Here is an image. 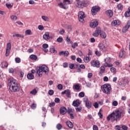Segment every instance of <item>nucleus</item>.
Returning <instances> with one entry per match:
<instances>
[{
	"instance_id": "nucleus-1",
	"label": "nucleus",
	"mask_w": 130,
	"mask_h": 130,
	"mask_svg": "<svg viewBox=\"0 0 130 130\" xmlns=\"http://www.w3.org/2000/svg\"><path fill=\"white\" fill-rule=\"evenodd\" d=\"M123 111L121 110H117L113 112L110 115H109L107 117V120L109 121V120H111L112 121H117V120H119L121 118L122 116H123Z\"/></svg>"
},
{
	"instance_id": "nucleus-2",
	"label": "nucleus",
	"mask_w": 130,
	"mask_h": 130,
	"mask_svg": "<svg viewBox=\"0 0 130 130\" xmlns=\"http://www.w3.org/2000/svg\"><path fill=\"white\" fill-rule=\"evenodd\" d=\"M8 86L9 87V90L13 93H16V92H19L20 91V86H19L17 80L14 78L9 79Z\"/></svg>"
},
{
	"instance_id": "nucleus-3",
	"label": "nucleus",
	"mask_w": 130,
	"mask_h": 130,
	"mask_svg": "<svg viewBox=\"0 0 130 130\" xmlns=\"http://www.w3.org/2000/svg\"><path fill=\"white\" fill-rule=\"evenodd\" d=\"M48 67L45 65H43L42 67H39V69L37 70V73L38 74L39 77H42L43 72L45 73L46 75H47L48 74Z\"/></svg>"
},
{
	"instance_id": "nucleus-4",
	"label": "nucleus",
	"mask_w": 130,
	"mask_h": 130,
	"mask_svg": "<svg viewBox=\"0 0 130 130\" xmlns=\"http://www.w3.org/2000/svg\"><path fill=\"white\" fill-rule=\"evenodd\" d=\"M101 89L103 93H105V94H107V95H109L111 90V86L109 84H106L102 85Z\"/></svg>"
},
{
	"instance_id": "nucleus-5",
	"label": "nucleus",
	"mask_w": 130,
	"mask_h": 130,
	"mask_svg": "<svg viewBox=\"0 0 130 130\" xmlns=\"http://www.w3.org/2000/svg\"><path fill=\"white\" fill-rule=\"evenodd\" d=\"M73 3V0H63V3H60L58 4V6L61 9H64V10H67L69 8L68 5H70Z\"/></svg>"
},
{
	"instance_id": "nucleus-6",
	"label": "nucleus",
	"mask_w": 130,
	"mask_h": 130,
	"mask_svg": "<svg viewBox=\"0 0 130 130\" xmlns=\"http://www.w3.org/2000/svg\"><path fill=\"white\" fill-rule=\"evenodd\" d=\"M100 7L98 6H95L92 7L91 11V14L92 16H95L97 15V13L100 11Z\"/></svg>"
},
{
	"instance_id": "nucleus-7",
	"label": "nucleus",
	"mask_w": 130,
	"mask_h": 130,
	"mask_svg": "<svg viewBox=\"0 0 130 130\" xmlns=\"http://www.w3.org/2000/svg\"><path fill=\"white\" fill-rule=\"evenodd\" d=\"M85 17L86 16H85V13L84 12L80 11L78 12V19L81 23H84V19H85Z\"/></svg>"
},
{
	"instance_id": "nucleus-8",
	"label": "nucleus",
	"mask_w": 130,
	"mask_h": 130,
	"mask_svg": "<svg viewBox=\"0 0 130 130\" xmlns=\"http://www.w3.org/2000/svg\"><path fill=\"white\" fill-rule=\"evenodd\" d=\"M111 61V60L110 59V58L109 57H107L105 59V63L104 64V66L106 67V68H111L112 67H113V64L110 63V62Z\"/></svg>"
},
{
	"instance_id": "nucleus-9",
	"label": "nucleus",
	"mask_w": 130,
	"mask_h": 130,
	"mask_svg": "<svg viewBox=\"0 0 130 130\" xmlns=\"http://www.w3.org/2000/svg\"><path fill=\"white\" fill-rule=\"evenodd\" d=\"M91 67H93L94 68H100V63L98 60H92L90 62Z\"/></svg>"
},
{
	"instance_id": "nucleus-10",
	"label": "nucleus",
	"mask_w": 130,
	"mask_h": 130,
	"mask_svg": "<svg viewBox=\"0 0 130 130\" xmlns=\"http://www.w3.org/2000/svg\"><path fill=\"white\" fill-rule=\"evenodd\" d=\"M11 48H12V45H11V43H8L7 44L6 56H9L10 51H11Z\"/></svg>"
},
{
	"instance_id": "nucleus-11",
	"label": "nucleus",
	"mask_w": 130,
	"mask_h": 130,
	"mask_svg": "<svg viewBox=\"0 0 130 130\" xmlns=\"http://www.w3.org/2000/svg\"><path fill=\"white\" fill-rule=\"evenodd\" d=\"M76 6L77 8H83L85 6V3H83L81 0H76Z\"/></svg>"
},
{
	"instance_id": "nucleus-12",
	"label": "nucleus",
	"mask_w": 130,
	"mask_h": 130,
	"mask_svg": "<svg viewBox=\"0 0 130 130\" xmlns=\"http://www.w3.org/2000/svg\"><path fill=\"white\" fill-rule=\"evenodd\" d=\"M101 32V28L99 27H97L95 29V31L93 33V36H94V37H98Z\"/></svg>"
},
{
	"instance_id": "nucleus-13",
	"label": "nucleus",
	"mask_w": 130,
	"mask_h": 130,
	"mask_svg": "<svg viewBox=\"0 0 130 130\" xmlns=\"http://www.w3.org/2000/svg\"><path fill=\"white\" fill-rule=\"evenodd\" d=\"M130 26V19L128 21L127 24L123 28V33H126Z\"/></svg>"
},
{
	"instance_id": "nucleus-14",
	"label": "nucleus",
	"mask_w": 130,
	"mask_h": 130,
	"mask_svg": "<svg viewBox=\"0 0 130 130\" xmlns=\"http://www.w3.org/2000/svg\"><path fill=\"white\" fill-rule=\"evenodd\" d=\"M81 103L80 102V100L77 99L75 101H74L73 102V105L74 107H78L79 105H80Z\"/></svg>"
},
{
	"instance_id": "nucleus-15",
	"label": "nucleus",
	"mask_w": 130,
	"mask_h": 130,
	"mask_svg": "<svg viewBox=\"0 0 130 130\" xmlns=\"http://www.w3.org/2000/svg\"><path fill=\"white\" fill-rule=\"evenodd\" d=\"M99 48L101 50V51H106V48H105L104 44L102 43H100L99 44Z\"/></svg>"
},
{
	"instance_id": "nucleus-16",
	"label": "nucleus",
	"mask_w": 130,
	"mask_h": 130,
	"mask_svg": "<svg viewBox=\"0 0 130 130\" xmlns=\"http://www.w3.org/2000/svg\"><path fill=\"white\" fill-rule=\"evenodd\" d=\"M60 113L61 114H66L67 113V108H66L64 107H61L60 108Z\"/></svg>"
},
{
	"instance_id": "nucleus-17",
	"label": "nucleus",
	"mask_w": 130,
	"mask_h": 130,
	"mask_svg": "<svg viewBox=\"0 0 130 130\" xmlns=\"http://www.w3.org/2000/svg\"><path fill=\"white\" fill-rule=\"evenodd\" d=\"M42 47L43 48V50L44 51V52H48V49H47V48H48V44H44L42 45Z\"/></svg>"
},
{
	"instance_id": "nucleus-18",
	"label": "nucleus",
	"mask_w": 130,
	"mask_h": 130,
	"mask_svg": "<svg viewBox=\"0 0 130 130\" xmlns=\"http://www.w3.org/2000/svg\"><path fill=\"white\" fill-rule=\"evenodd\" d=\"M90 26L91 28H95L98 26V21H95L90 23Z\"/></svg>"
},
{
	"instance_id": "nucleus-19",
	"label": "nucleus",
	"mask_w": 130,
	"mask_h": 130,
	"mask_svg": "<svg viewBox=\"0 0 130 130\" xmlns=\"http://www.w3.org/2000/svg\"><path fill=\"white\" fill-rule=\"evenodd\" d=\"M59 55H64V56H68L69 54H70V53L68 51H61L59 53Z\"/></svg>"
},
{
	"instance_id": "nucleus-20",
	"label": "nucleus",
	"mask_w": 130,
	"mask_h": 130,
	"mask_svg": "<svg viewBox=\"0 0 130 130\" xmlns=\"http://www.w3.org/2000/svg\"><path fill=\"white\" fill-rule=\"evenodd\" d=\"M43 38L45 40H49V32H46L45 34L43 36Z\"/></svg>"
},
{
	"instance_id": "nucleus-21",
	"label": "nucleus",
	"mask_w": 130,
	"mask_h": 130,
	"mask_svg": "<svg viewBox=\"0 0 130 130\" xmlns=\"http://www.w3.org/2000/svg\"><path fill=\"white\" fill-rule=\"evenodd\" d=\"M85 106L88 109H90V108H92V103L90 102V101L88 102H86V103H85Z\"/></svg>"
},
{
	"instance_id": "nucleus-22",
	"label": "nucleus",
	"mask_w": 130,
	"mask_h": 130,
	"mask_svg": "<svg viewBox=\"0 0 130 130\" xmlns=\"http://www.w3.org/2000/svg\"><path fill=\"white\" fill-rule=\"evenodd\" d=\"M112 26H118L119 25H120V21L118 20H113L112 22Z\"/></svg>"
},
{
	"instance_id": "nucleus-23",
	"label": "nucleus",
	"mask_w": 130,
	"mask_h": 130,
	"mask_svg": "<svg viewBox=\"0 0 130 130\" xmlns=\"http://www.w3.org/2000/svg\"><path fill=\"white\" fill-rule=\"evenodd\" d=\"M119 57H125V52L123 50H121L119 53Z\"/></svg>"
},
{
	"instance_id": "nucleus-24",
	"label": "nucleus",
	"mask_w": 130,
	"mask_h": 130,
	"mask_svg": "<svg viewBox=\"0 0 130 130\" xmlns=\"http://www.w3.org/2000/svg\"><path fill=\"white\" fill-rule=\"evenodd\" d=\"M100 36L102 38H103L104 39H105V38H106L107 35H106V33H105V32L103 31H101L100 33Z\"/></svg>"
},
{
	"instance_id": "nucleus-25",
	"label": "nucleus",
	"mask_w": 130,
	"mask_h": 130,
	"mask_svg": "<svg viewBox=\"0 0 130 130\" xmlns=\"http://www.w3.org/2000/svg\"><path fill=\"white\" fill-rule=\"evenodd\" d=\"M66 124L68 127H70V128H73V127H74V125L73 124V123L71 122V121H68L66 122Z\"/></svg>"
},
{
	"instance_id": "nucleus-26",
	"label": "nucleus",
	"mask_w": 130,
	"mask_h": 130,
	"mask_svg": "<svg viewBox=\"0 0 130 130\" xmlns=\"http://www.w3.org/2000/svg\"><path fill=\"white\" fill-rule=\"evenodd\" d=\"M8 66H9V64H8L7 62H2L1 64V67L2 68H8Z\"/></svg>"
},
{
	"instance_id": "nucleus-27",
	"label": "nucleus",
	"mask_w": 130,
	"mask_h": 130,
	"mask_svg": "<svg viewBox=\"0 0 130 130\" xmlns=\"http://www.w3.org/2000/svg\"><path fill=\"white\" fill-rule=\"evenodd\" d=\"M27 78L28 80H33L34 79V75L32 73L28 74L27 75Z\"/></svg>"
},
{
	"instance_id": "nucleus-28",
	"label": "nucleus",
	"mask_w": 130,
	"mask_h": 130,
	"mask_svg": "<svg viewBox=\"0 0 130 130\" xmlns=\"http://www.w3.org/2000/svg\"><path fill=\"white\" fill-rule=\"evenodd\" d=\"M67 112L69 114H70L71 113H75V110L71 108H68Z\"/></svg>"
},
{
	"instance_id": "nucleus-29",
	"label": "nucleus",
	"mask_w": 130,
	"mask_h": 130,
	"mask_svg": "<svg viewBox=\"0 0 130 130\" xmlns=\"http://www.w3.org/2000/svg\"><path fill=\"white\" fill-rule=\"evenodd\" d=\"M73 89H74V90H77V91H79V90H80V84H77L74 85L73 86Z\"/></svg>"
},
{
	"instance_id": "nucleus-30",
	"label": "nucleus",
	"mask_w": 130,
	"mask_h": 130,
	"mask_svg": "<svg viewBox=\"0 0 130 130\" xmlns=\"http://www.w3.org/2000/svg\"><path fill=\"white\" fill-rule=\"evenodd\" d=\"M13 37H19V38H24L23 36L17 33L13 34Z\"/></svg>"
},
{
	"instance_id": "nucleus-31",
	"label": "nucleus",
	"mask_w": 130,
	"mask_h": 130,
	"mask_svg": "<svg viewBox=\"0 0 130 130\" xmlns=\"http://www.w3.org/2000/svg\"><path fill=\"white\" fill-rule=\"evenodd\" d=\"M29 58H30V59H32V60H36L37 59V56L32 54L29 56Z\"/></svg>"
},
{
	"instance_id": "nucleus-32",
	"label": "nucleus",
	"mask_w": 130,
	"mask_h": 130,
	"mask_svg": "<svg viewBox=\"0 0 130 130\" xmlns=\"http://www.w3.org/2000/svg\"><path fill=\"white\" fill-rule=\"evenodd\" d=\"M106 12L109 14V16L110 17V18H111V17L113 16V12L112 11V10H109L106 11Z\"/></svg>"
},
{
	"instance_id": "nucleus-33",
	"label": "nucleus",
	"mask_w": 130,
	"mask_h": 130,
	"mask_svg": "<svg viewBox=\"0 0 130 130\" xmlns=\"http://www.w3.org/2000/svg\"><path fill=\"white\" fill-rule=\"evenodd\" d=\"M42 20H43V21H45V22H47V21H49V18H48V17L46 16H42Z\"/></svg>"
},
{
	"instance_id": "nucleus-34",
	"label": "nucleus",
	"mask_w": 130,
	"mask_h": 130,
	"mask_svg": "<svg viewBox=\"0 0 130 130\" xmlns=\"http://www.w3.org/2000/svg\"><path fill=\"white\" fill-rule=\"evenodd\" d=\"M105 72V67L104 66H102L100 68V74H103Z\"/></svg>"
},
{
	"instance_id": "nucleus-35",
	"label": "nucleus",
	"mask_w": 130,
	"mask_h": 130,
	"mask_svg": "<svg viewBox=\"0 0 130 130\" xmlns=\"http://www.w3.org/2000/svg\"><path fill=\"white\" fill-rule=\"evenodd\" d=\"M118 10H119L120 11H122V9H123V6H122V4H119L117 5Z\"/></svg>"
},
{
	"instance_id": "nucleus-36",
	"label": "nucleus",
	"mask_w": 130,
	"mask_h": 130,
	"mask_svg": "<svg viewBox=\"0 0 130 130\" xmlns=\"http://www.w3.org/2000/svg\"><path fill=\"white\" fill-rule=\"evenodd\" d=\"M66 94L67 97H71V90L69 89L66 90Z\"/></svg>"
},
{
	"instance_id": "nucleus-37",
	"label": "nucleus",
	"mask_w": 130,
	"mask_h": 130,
	"mask_svg": "<svg viewBox=\"0 0 130 130\" xmlns=\"http://www.w3.org/2000/svg\"><path fill=\"white\" fill-rule=\"evenodd\" d=\"M30 93L32 95H36V94H37V90H36V89H34L32 91H31Z\"/></svg>"
},
{
	"instance_id": "nucleus-38",
	"label": "nucleus",
	"mask_w": 130,
	"mask_h": 130,
	"mask_svg": "<svg viewBox=\"0 0 130 130\" xmlns=\"http://www.w3.org/2000/svg\"><path fill=\"white\" fill-rule=\"evenodd\" d=\"M91 58L90 57H86L84 59V62L88 63L89 61H90Z\"/></svg>"
},
{
	"instance_id": "nucleus-39",
	"label": "nucleus",
	"mask_w": 130,
	"mask_h": 130,
	"mask_svg": "<svg viewBox=\"0 0 130 130\" xmlns=\"http://www.w3.org/2000/svg\"><path fill=\"white\" fill-rule=\"evenodd\" d=\"M101 111H102V110L101 109L98 114L100 118H103V115L101 113Z\"/></svg>"
},
{
	"instance_id": "nucleus-40",
	"label": "nucleus",
	"mask_w": 130,
	"mask_h": 130,
	"mask_svg": "<svg viewBox=\"0 0 130 130\" xmlns=\"http://www.w3.org/2000/svg\"><path fill=\"white\" fill-rule=\"evenodd\" d=\"M125 17L128 18V17H130V12L128 10L124 13Z\"/></svg>"
},
{
	"instance_id": "nucleus-41",
	"label": "nucleus",
	"mask_w": 130,
	"mask_h": 130,
	"mask_svg": "<svg viewBox=\"0 0 130 130\" xmlns=\"http://www.w3.org/2000/svg\"><path fill=\"white\" fill-rule=\"evenodd\" d=\"M56 128L58 130L61 129L62 128V125L60 123H58L56 125Z\"/></svg>"
},
{
	"instance_id": "nucleus-42",
	"label": "nucleus",
	"mask_w": 130,
	"mask_h": 130,
	"mask_svg": "<svg viewBox=\"0 0 130 130\" xmlns=\"http://www.w3.org/2000/svg\"><path fill=\"white\" fill-rule=\"evenodd\" d=\"M15 60L16 63H20V62H21V58L19 57L15 58Z\"/></svg>"
},
{
	"instance_id": "nucleus-43",
	"label": "nucleus",
	"mask_w": 130,
	"mask_h": 130,
	"mask_svg": "<svg viewBox=\"0 0 130 130\" xmlns=\"http://www.w3.org/2000/svg\"><path fill=\"white\" fill-rule=\"evenodd\" d=\"M79 97H81V98H83V97H84L85 96V92H81L78 94Z\"/></svg>"
},
{
	"instance_id": "nucleus-44",
	"label": "nucleus",
	"mask_w": 130,
	"mask_h": 130,
	"mask_svg": "<svg viewBox=\"0 0 130 130\" xmlns=\"http://www.w3.org/2000/svg\"><path fill=\"white\" fill-rule=\"evenodd\" d=\"M11 20H13V21H16V20H17V16L16 15H12L11 17H10Z\"/></svg>"
},
{
	"instance_id": "nucleus-45",
	"label": "nucleus",
	"mask_w": 130,
	"mask_h": 130,
	"mask_svg": "<svg viewBox=\"0 0 130 130\" xmlns=\"http://www.w3.org/2000/svg\"><path fill=\"white\" fill-rule=\"evenodd\" d=\"M48 94L50 96H52V95H53V94H54V91H53V90L50 89L48 91Z\"/></svg>"
},
{
	"instance_id": "nucleus-46",
	"label": "nucleus",
	"mask_w": 130,
	"mask_h": 130,
	"mask_svg": "<svg viewBox=\"0 0 130 130\" xmlns=\"http://www.w3.org/2000/svg\"><path fill=\"white\" fill-rule=\"evenodd\" d=\"M31 109H36V107H37V104L34 103L31 105Z\"/></svg>"
},
{
	"instance_id": "nucleus-47",
	"label": "nucleus",
	"mask_w": 130,
	"mask_h": 130,
	"mask_svg": "<svg viewBox=\"0 0 130 130\" xmlns=\"http://www.w3.org/2000/svg\"><path fill=\"white\" fill-rule=\"evenodd\" d=\"M62 40H63V39L62 38L59 37L57 39L56 41L57 42L61 43L62 42Z\"/></svg>"
},
{
	"instance_id": "nucleus-48",
	"label": "nucleus",
	"mask_w": 130,
	"mask_h": 130,
	"mask_svg": "<svg viewBox=\"0 0 130 130\" xmlns=\"http://www.w3.org/2000/svg\"><path fill=\"white\" fill-rule=\"evenodd\" d=\"M113 106H117L118 105V102L116 101H114L112 102Z\"/></svg>"
},
{
	"instance_id": "nucleus-49",
	"label": "nucleus",
	"mask_w": 130,
	"mask_h": 130,
	"mask_svg": "<svg viewBox=\"0 0 130 130\" xmlns=\"http://www.w3.org/2000/svg\"><path fill=\"white\" fill-rule=\"evenodd\" d=\"M77 112H81V111H82V107H77L75 108Z\"/></svg>"
},
{
	"instance_id": "nucleus-50",
	"label": "nucleus",
	"mask_w": 130,
	"mask_h": 130,
	"mask_svg": "<svg viewBox=\"0 0 130 130\" xmlns=\"http://www.w3.org/2000/svg\"><path fill=\"white\" fill-rule=\"evenodd\" d=\"M6 6L8 8V9H12L13 7V5H12L11 4H8V3L6 4Z\"/></svg>"
},
{
	"instance_id": "nucleus-51",
	"label": "nucleus",
	"mask_w": 130,
	"mask_h": 130,
	"mask_svg": "<svg viewBox=\"0 0 130 130\" xmlns=\"http://www.w3.org/2000/svg\"><path fill=\"white\" fill-rule=\"evenodd\" d=\"M83 100V102H85V103L89 101V99H88V96H85Z\"/></svg>"
},
{
	"instance_id": "nucleus-52",
	"label": "nucleus",
	"mask_w": 130,
	"mask_h": 130,
	"mask_svg": "<svg viewBox=\"0 0 130 130\" xmlns=\"http://www.w3.org/2000/svg\"><path fill=\"white\" fill-rule=\"evenodd\" d=\"M66 41L67 42H70V44H73V42L71 41V39L69 37H67Z\"/></svg>"
},
{
	"instance_id": "nucleus-53",
	"label": "nucleus",
	"mask_w": 130,
	"mask_h": 130,
	"mask_svg": "<svg viewBox=\"0 0 130 130\" xmlns=\"http://www.w3.org/2000/svg\"><path fill=\"white\" fill-rule=\"evenodd\" d=\"M78 46V43H74L72 45V48H76V47H77Z\"/></svg>"
},
{
	"instance_id": "nucleus-54",
	"label": "nucleus",
	"mask_w": 130,
	"mask_h": 130,
	"mask_svg": "<svg viewBox=\"0 0 130 130\" xmlns=\"http://www.w3.org/2000/svg\"><path fill=\"white\" fill-rule=\"evenodd\" d=\"M25 34L27 35H31V30L27 29L25 31Z\"/></svg>"
},
{
	"instance_id": "nucleus-55",
	"label": "nucleus",
	"mask_w": 130,
	"mask_h": 130,
	"mask_svg": "<svg viewBox=\"0 0 130 130\" xmlns=\"http://www.w3.org/2000/svg\"><path fill=\"white\" fill-rule=\"evenodd\" d=\"M69 68L71 69V70H74V68H75V64L70 63L69 64Z\"/></svg>"
},
{
	"instance_id": "nucleus-56",
	"label": "nucleus",
	"mask_w": 130,
	"mask_h": 130,
	"mask_svg": "<svg viewBox=\"0 0 130 130\" xmlns=\"http://www.w3.org/2000/svg\"><path fill=\"white\" fill-rule=\"evenodd\" d=\"M62 88H63V87L62 86V85L58 84L57 85V88L58 89V90H62Z\"/></svg>"
},
{
	"instance_id": "nucleus-57",
	"label": "nucleus",
	"mask_w": 130,
	"mask_h": 130,
	"mask_svg": "<svg viewBox=\"0 0 130 130\" xmlns=\"http://www.w3.org/2000/svg\"><path fill=\"white\" fill-rule=\"evenodd\" d=\"M94 108H98L99 107V104L98 102H95L93 105Z\"/></svg>"
},
{
	"instance_id": "nucleus-58",
	"label": "nucleus",
	"mask_w": 130,
	"mask_h": 130,
	"mask_svg": "<svg viewBox=\"0 0 130 130\" xmlns=\"http://www.w3.org/2000/svg\"><path fill=\"white\" fill-rule=\"evenodd\" d=\"M50 51L51 53H55V49H54V47L51 48L50 49Z\"/></svg>"
},
{
	"instance_id": "nucleus-59",
	"label": "nucleus",
	"mask_w": 130,
	"mask_h": 130,
	"mask_svg": "<svg viewBox=\"0 0 130 130\" xmlns=\"http://www.w3.org/2000/svg\"><path fill=\"white\" fill-rule=\"evenodd\" d=\"M38 29L39 30H42L44 29V27L43 26V25H40L38 26Z\"/></svg>"
},
{
	"instance_id": "nucleus-60",
	"label": "nucleus",
	"mask_w": 130,
	"mask_h": 130,
	"mask_svg": "<svg viewBox=\"0 0 130 130\" xmlns=\"http://www.w3.org/2000/svg\"><path fill=\"white\" fill-rule=\"evenodd\" d=\"M95 53L96 55H98V56H100V55H101V53L100 51H96L95 52Z\"/></svg>"
},
{
	"instance_id": "nucleus-61",
	"label": "nucleus",
	"mask_w": 130,
	"mask_h": 130,
	"mask_svg": "<svg viewBox=\"0 0 130 130\" xmlns=\"http://www.w3.org/2000/svg\"><path fill=\"white\" fill-rule=\"evenodd\" d=\"M85 85L88 88H90V87H91V83L90 82H86Z\"/></svg>"
},
{
	"instance_id": "nucleus-62",
	"label": "nucleus",
	"mask_w": 130,
	"mask_h": 130,
	"mask_svg": "<svg viewBox=\"0 0 130 130\" xmlns=\"http://www.w3.org/2000/svg\"><path fill=\"white\" fill-rule=\"evenodd\" d=\"M55 103L52 102V103H49V107H53V106H55Z\"/></svg>"
},
{
	"instance_id": "nucleus-63",
	"label": "nucleus",
	"mask_w": 130,
	"mask_h": 130,
	"mask_svg": "<svg viewBox=\"0 0 130 130\" xmlns=\"http://www.w3.org/2000/svg\"><path fill=\"white\" fill-rule=\"evenodd\" d=\"M64 32H65L64 29H61L59 31V34H60L61 35H62L64 33Z\"/></svg>"
},
{
	"instance_id": "nucleus-64",
	"label": "nucleus",
	"mask_w": 130,
	"mask_h": 130,
	"mask_svg": "<svg viewBox=\"0 0 130 130\" xmlns=\"http://www.w3.org/2000/svg\"><path fill=\"white\" fill-rule=\"evenodd\" d=\"M93 130H98V126H97V125H93Z\"/></svg>"
}]
</instances>
